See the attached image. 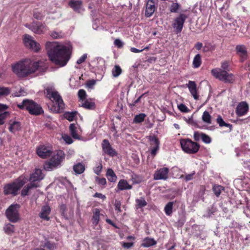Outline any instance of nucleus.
<instances>
[{"mask_svg":"<svg viewBox=\"0 0 250 250\" xmlns=\"http://www.w3.org/2000/svg\"><path fill=\"white\" fill-rule=\"evenodd\" d=\"M168 169L167 167H163L157 170L154 174V179L166 180L167 178Z\"/></svg>","mask_w":250,"mask_h":250,"instance_id":"14","label":"nucleus"},{"mask_svg":"<svg viewBox=\"0 0 250 250\" xmlns=\"http://www.w3.org/2000/svg\"><path fill=\"white\" fill-rule=\"evenodd\" d=\"M188 18V16L185 14H180L178 17L175 18L172 23V26L177 34L181 32L183 28L184 23Z\"/></svg>","mask_w":250,"mask_h":250,"instance_id":"10","label":"nucleus"},{"mask_svg":"<svg viewBox=\"0 0 250 250\" xmlns=\"http://www.w3.org/2000/svg\"><path fill=\"white\" fill-rule=\"evenodd\" d=\"M20 207V205L17 204H13L10 206L6 210L5 215L10 222L16 223L19 221V209Z\"/></svg>","mask_w":250,"mask_h":250,"instance_id":"9","label":"nucleus"},{"mask_svg":"<svg viewBox=\"0 0 250 250\" xmlns=\"http://www.w3.org/2000/svg\"><path fill=\"white\" fill-rule=\"evenodd\" d=\"M96 180H97L98 184H99L100 185L104 186L106 184V181L104 178H100L97 177L96 178Z\"/></svg>","mask_w":250,"mask_h":250,"instance_id":"55","label":"nucleus"},{"mask_svg":"<svg viewBox=\"0 0 250 250\" xmlns=\"http://www.w3.org/2000/svg\"><path fill=\"white\" fill-rule=\"evenodd\" d=\"M64 159V153L62 150H58L54 154L50 160L44 165V169L50 171L59 166Z\"/></svg>","mask_w":250,"mask_h":250,"instance_id":"6","label":"nucleus"},{"mask_svg":"<svg viewBox=\"0 0 250 250\" xmlns=\"http://www.w3.org/2000/svg\"><path fill=\"white\" fill-rule=\"evenodd\" d=\"M222 71H227V72L229 71V63L227 61H225L223 62L221 64V68H219Z\"/></svg>","mask_w":250,"mask_h":250,"instance_id":"48","label":"nucleus"},{"mask_svg":"<svg viewBox=\"0 0 250 250\" xmlns=\"http://www.w3.org/2000/svg\"><path fill=\"white\" fill-rule=\"evenodd\" d=\"M214 49V46L212 45L210 43H207L203 48V51L207 52L209 51L213 50Z\"/></svg>","mask_w":250,"mask_h":250,"instance_id":"47","label":"nucleus"},{"mask_svg":"<svg viewBox=\"0 0 250 250\" xmlns=\"http://www.w3.org/2000/svg\"><path fill=\"white\" fill-rule=\"evenodd\" d=\"M186 85L188 87L189 91L193 98L196 100H198L199 96L198 94L197 85L195 82L192 81H189L188 83L186 84Z\"/></svg>","mask_w":250,"mask_h":250,"instance_id":"15","label":"nucleus"},{"mask_svg":"<svg viewBox=\"0 0 250 250\" xmlns=\"http://www.w3.org/2000/svg\"><path fill=\"white\" fill-rule=\"evenodd\" d=\"M43 177L44 176L42 170L40 169H36L35 172L30 174L28 181L32 183H35L36 181H41Z\"/></svg>","mask_w":250,"mask_h":250,"instance_id":"17","label":"nucleus"},{"mask_svg":"<svg viewBox=\"0 0 250 250\" xmlns=\"http://www.w3.org/2000/svg\"><path fill=\"white\" fill-rule=\"evenodd\" d=\"M86 92L83 89H80L78 91V97L81 100H84L86 98Z\"/></svg>","mask_w":250,"mask_h":250,"instance_id":"50","label":"nucleus"},{"mask_svg":"<svg viewBox=\"0 0 250 250\" xmlns=\"http://www.w3.org/2000/svg\"><path fill=\"white\" fill-rule=\"evenodd\" d=\"M50 36L55 39L62 38L64 36V34L62 32H57L56 31L52 32L50 34Z\"/></svg>","mask_w":250,"mask_h":250,"instance_id":"43","label":"nucleus"},{"mask_svg":"<svg viewBox=\"0 0 250 250\" xmlns=\"http://www.w3.org/2000/svg\"><path fill=\"white\" fill-rule=\"evenodd\" d=\"M178 108L182 112L186 113L188 111V107L183 104H181L178 105Z\"/></svg>","mask_w":250,"mask_h":250,"instance_id":"53","label":"nucleus"},{"mask_svg":"<svg viewBox=\"0 0 250 250\" xmlns=\"http://www.w3.org/2000/svg\"><path fill=\"white\" fill-rule=\"evenodd\" d=\"M96 84V81L94 80H89L86 83V86L89 88H92L93 86Z\"/></svg>","mask_w":250,"mask_h":250,"instance_id":"57","label":"nucleus"},{"mask_svg":"<svg viewBox=\"0 0 250 250\" xmlns=\"http://www.w3.org/2000/svg\"><path fill=\"white\" fill-rule=\"evenodd\" d=\"M236 51L241 58V61H244L247 56V51L246 46L244 45H237L236 46Z\"/></svg>","mask_w":250,"mask_h":250,"instance_id":"22","label":"nucleus"},{"mask_svg":"<svg viewBox=\"0 0 250 250\" xmlns=\"http://www.w3.org/2000/svg\"><path fill=\"white\" fill-rule=\"evenodd\" d=\"M217 123L219 124V126L221 127L222 126H226L229 127L231 129L232 127V125L226 123L221 116L219 115L216 119Z\"/></svg>","mask_w":250,"mask_h":250,"instance_id":"36","label":"nucleus"},{"mask_svg":"<svg viewBox=\"0 0 250 250\" xmlns=\"http://www.w3.org/2000/svg\"><path fill=\"white\" fill-rule=\"evenodd\" d=\"M114 44L119 48H121L123 46V42L118 39H117L114 41Z\"/></svg>","mask_w":250,"mask_h":250,"instance_id":"59","label":"nucleus"},{"mask_svg":"<svg viewBox=\"0 0 250 250\" xmlns=\"http://www.w3.org/2000/svg\"><path fill=\"white\" fill-rule=\"evenodd\" d=\"M87 58V55L86 54H83L81 58H80L77 61V64H81L84 62Z\"/></svg>","mask_w":250,"mask_h":250,"instance_id":"58","label":"nucleus"},{"mask_svg":"<svg viewBox=\"0 0 250 250\" xmlns=\"http://www.w3.org/2000/svg\"><path fill=\"white\" fill-rule=\"evenodd\" d=\"M121 202L118 200L116 199L115 200L114 206L115 210H117L118 212H121L122 211V210L121 209Z\"/></svg>","mask_w":250,"mask_h":250,"instance_id":"51","label":"nucleus"},{"mask_svg":"<svg viewBox=\"0 0 250 250\" xmlns=\"http://www.w3.org/2000/svg\"><path fill=\"white\" fill-rule=\"evenodd\" d=\"M39 63L30 59H23L12 65V71L18 77L24 78L34 73L39 67Z\"/></svg>","mask_w":250,"mask_h":250,"instance_id":"2","label":"nucleus"},{"mask_svg":"<svg viewBox=\"0 0 250 250\" xmlns=\"http://www.w3.org/2000/svg\"><path fill=\"white\" fill-rule=\"evenodd\" d=\"M103 166L101 163L94 169V172L97 175H99L102 171Z\"/></svg>","mask_w":250,"mask_h":250,"instance_id":"54","label":"nucleus"},{"mask_svg":"<svg viewBox=\"0 0 250 250\" xmlns=\"http://www.w3.org/2000/svg\"><path fill=\"white\" fill-rule=\"evenodd\" d=\"M118 188L120 190H124L126 189H130L132 188V186L129 185L126 180H120L118 184Z\"/></svg>","mask_w":250,"mask_h":250,"instance_id":"23","label":"nucleus"},{"mask_svg":"<svg viewBox=\"0 0 250 250\" xmlns=\"http://www.w3.org/2000/svg\"><path fill=\"white\" fill-rule=\"evenodd\" d=\"M39 187V185L35 183L31 182L26 185L21 191V196L24 197L29 194V191L34 188H37Z\"/></svg>","mask_w":250,"mask_h":250,"instance_id":"20","label":"nucleus"},{"mask_svg":"<svg viewBox=\"0 0 250 250\" xmlns=\"http://www.w3.org/2000/svg\"><path fill=\"white\" fill-rule=\"evenodd\" d=\"M102 147L103 151L105 154L112 157L117 155V152L112 147L108 140L104 139L103 141Z\"/></svg>","mask_w":250,"mask_h":250,"instance_id":"12","label":"nucleus"},{"mask_svg":"<svg viewBox=\"0 0 250 250\" xmlns=\"http://www.w3.org/2000/svg\"><path fill=\"white\" fill-rule=\"evenodd\" d=\"M201 64V57L200 54L195 55L193 61V65L194 68H198Z\"/></svg>","mask_w":250,"mask_h":250,"instance_id":"34","label":"nucleus"},{"mask_svg":"<svg viewBox=\"0 0 250 250\" xmlns=\"http://www.w3.org/2000/svg\"><path fill=\"white\" fill-rule=\"evenodd\" d=\"M193 137L195 141H198L201 139V133L196 131L194 133Z\"/></svg>","mask_w":250,"mask_h":250,"instance_id":"60","label":"nucleus"},{"mask_svg":"<svg viewBox=\"0 0 250 250\" xmlns=\"http://www.w3.org/2000/svg\"><path fill=\"white\" fill-rule=\"evenodd\" d=\"M146 115L144 113H141L137 115L134 118V122L136 123H140L144 121Z\"/></svg>","mask_w":250,"mask_h":250,"instance_id":"42","label":"nucleus"},{"mask_svg":"<svg viewBox=\"0 0 250 250\" xmlns=\"http://www.w3.org/2000/svg\"><path fill=\"white\" fill-rule=\"evenodd\" d=\"M122 72V69L119 65H115L114 68L112 70V75L114 77L119 76Z\"/></svg>","mask_w":250,"mask_h":250,"instance_id":"44","label":"nucleus"},{"mask_svg":"<svg viewBox=\"0 0 250 250\" xmlns=\"http://www.w3.org/2000/svg\"><path fill=\"white\" fill-rule=\"evenodd\" d=\"M43 247L47 248V249H48L50 250H51L53 249V248H54V246H53V244H52L50 242H49L48 241L46 242L45 243Z\"/></svg>","mask_w":250,"mask_h":250,"instance_id":"64","label":"nucleus"},{"mask_svg":"<svg viewBox=\"0 0 250 250\" xmlns=\"http://www.w3.org/2000/svg\"><path fill=\"white\" fill-rule=\"evenodd\" d=\"M25 45L35 51L37 52L40 49V44L33 40L32 37L29 35H25L23 39Z\"/></svg>","mask_w":250,"mask_h":250,"instance_id":"11","label":"nucleus"},{"mask_svg":"<svg viewBox=\"0 0 250 250\" xmlns=\"http://www.w3.org/2000/svg\"><path fill=\"white\" fill-rule=\"evenodd\" d=\"M77 112H67L64 114V117L68 120L69 121H73L76 116Z\"/></svg>","mask_w":250,"mask_h":250,"instance_id":"35","label":"nucleus"},{"mask_svg":"<svg viewBox=\"0 0 250 250\" xmlns=\"http://www.w3.org/2000/svg\"><path fill=\"white\" fill-rule=\"evenodd\" d=\"M18 106L21 109H26L31 115H39L43 112L42 107L32 100H24Z\"/></svg>","mask_w":250,"mask_h":250,"instance_id":"5","label":"nucleus"},{"mask_svg":"<svg viewBox=\"0 0 250 250\" xmlns=\"http://www.w3.org/2000/svg\"><path fill=\"white\" fill-rule=\"evenodd\" d=\"M27 179L24 176L21 175L13 182L6 184L3 187L4 195H11L15 196L18 194L20 189L27 182Z\"/></svg>","mask_w":250,"mask_h":250,"instance_id":"3","label":"nucleus"},{"mask_svg":"<svg viewBox=\"0 0 250 250\" xmlns=\"http://www.w3.org/2000/svg\"><path fill=\"white\" fill-rule=\"evenodd\" d=\"M45 46L49 58L53 63L60 66L66 65L71 55L69 47L57 44L55 42H47Z\"/></svg>","mask_w":250,"mask_h":250,"instance_id":"1","label":"nucleus"},{"mask_svg":"<svg viewBox=\"0 0 250 250\" xmlns=\"http://www.w3.org/2000/svg\"><path fill=\"white\" fill-rule=\"evenodd\" d=\"M82 106L88 109H93L95 108V104L94 102H90L85 101L83 103Z\"/></svg>","mask_w":250,"mask_h":250,"instance_id":"40","label":"nucleus"},{"mask_svg":"<svg viewBox=\"0 0 250 250\" xmlns=\"http://www.w3.org/2000/svg\"><path fill=\"white\" fill-rule=\"evenodd\" d=\"M73 170L77 174H81L85 170L84 166L79 163L73 166Z\"/></svg>","mask_w":250,"mask_h":250,"instance_id":"29","label":"nucleus"},{"mask_svg":"<svg viewBox=\"0 0 250 250\" xmlns=\"http://www.w3.org/2000/svg\"><path fill=\"white\" fill-rule=\"evenodd\" d=\"M51 212V208L48 205L43 206L42 208L41 211L40 213L39 216L42 219L48 221L50 218L48 215Z\"/></svg>","mask_w":250,"mask_h":250,"instance_id":"21","label":"nucleus"},{"mask_svg":"<svg viewBox=\"0 0 250 250\" xmlns=\"http://www.w3.org/2000/svg\"><path fill=\"white\" fill-rule=\"evenodd\" d=\"M150 142V147L159 146V141L158 139L155 136H149L148 137Z\"/></svg>","mask_w":250,"mask_h":250,"instance_id":"30","label":"nucleus"},{"mask_svg":"<svg viewBox=\"0 0 250 250\" xmlns=\"http://www.w3.org/2000/svg\"><path fill=\"white\" fill-rule=\"evenodd\" d=\"M62 138L64 141L68 144H71L73 142L72 138L69 136L65 135Z\"/></svg>","mask_w":250,"mask_h":250,"instance_id":"56","label":"nucleus"},{"mask_svg":"<svg viewBox=\"0 0 250 250\" xmlns=\"http://www.w3.org/2000/svg\"><path fill=\"white\" fill-rule=\"evenodd\" d=\"M249 110V105L246 102L240 103L236 108V114L238 116L246 114Z\"/></svg>","mask_w":250,"mask_h":250,"instance_id":"16","label":"nucleus"},{"mask_svg":"<svg viewBox=\"0 0 250 250\" xmlns=\"http://www.w3.org/2000/svg\"><path fill=\"white\" fill-rule=\"evenodd\" d=\"M100 210L98 208H96L93 212V215L92 217L93 224L97 225L99 221Z\"/></svg>","mask_w":250,"mask_h":250,"instance_id":"33","label":"nucleus"},{"mask_svg":"<svg viewBox=\"0 0 250 250\" xmlns=\"http://www.w3.org/2000/svg\"><path fill=\"white\" fill-rule=\"evenodd\" d=\"M211 73L215 78L225 83H232L235 80V76L227 71H222L219 69H213Z\"/></svg>","mask_w":250,"mask_h":250,"instance_id":"7","label":"nucleus"},{"mask_svg":"<svg viewBox=\"0 0 250 250\" xmlns=\"http://www.w3.org/2000/svg\"><path fill=\"white\" fill-rule=\"evenodd\" d=\"M4 231L8 234H11L15 231V227L13 225L8 224L4 227Z\"/></svg>","mask_w":250,"mask_h":250,"instance_id":"39","label":"nucleus"},{"mask_svg":"<svg viewBox=\"0 0 250 250\" xmlns=\"http://www.w3.org/2000/svg\"><path fill=\"white\" fill-rule=\"evenodd\" d=\"M11 92V90L9 87L0 86V97L6 96L8 95Z\"/></svg>","mask_w":250,"mask_h":250,"instance_id":"38","label":"nucleus"},{"mask_svg":"<svg viewBox=\"0 0 250 250\" xmlns=\"http://www.w3.org/2000/svg\"><path fill=\"white\" fill-rule=\"evenodd\" d=\"M156 244V241L152 238H146L144 239L141 246L145 248H148L152 246L155 245Z\"/></svg>","mask_w":250,"mask_h":250,"instance_id":"26","label":"nucleus"},{"mask_svg":"<svg viewBox=\"0 0 250 250\" xmlns=\"http://www.w3.org/2000/svg\"><path fill=\"white\" fill-rule=\"evenodd\" d=\"M179 7V5L177 3H172L170 7V11L171 12L175 13Z\"/></svg>","mask_w":250,"mask_h":250,"instance_id":"52","label":"nucleus"},{"mask_svg":"<svg viewBox=\"0 0 250 250\" xmlns=\"http://www.w3.org/2000/svg\"><path fill=\"white\" fill-rule=\"evenodd\" d=\"M8 106L6 104H0V113H3L4 112H8L5 110L7 109Z\"/></svg>","mask_w":250,"mask_h":250,"instance_id":"61","label":"nucleus"},{"mask_svg":"<svg viewBox=\"0 0 250 250\" xmlns=\"http://www.w3.org/2000/svg\"><path fill=\"white\" fill-rule=\"evenodd\" d=\"M108 180L111 182H115L117 180V176L111 168H108L106 173Z\"/></svg>","mask_w":250,"mask_h":250,"instance_id":"27","label":"nucleus"},{"mask_svg":"<svg viewBox=\"0 0 250 250\" xmlns=\"http://www.w3.org/2000/svg\"><path fill=\"white\" fill-rule=\"evenodd\" d=\"M69 128L73 138L76 139H80V136L77 133V130L75 125L74 124H71L70 125Z\"/></svg>","mask_w":250,"mask_h":250,"instance_id":"28","label":"nucleus"},{"mask_svg":"<svg viewBox=\"0 0 250 250\" xmlns=\"http://www.w3.org/2000/svg\"><path fill=\"white\" fill-rule=\"evenodd\" d=\"M133 245V243L132 242H124L122 246L125 248L128 249L131 248Z\"/></svg>","mask_w":250,"mask_h":250,"instance_id":"63","label":"nucleus"},{"mask_svg":"<svg viewBox=\"0 0 250 250\" xmlns=\"http://www.w3.org/2000/svg\"><path fill=\"white\" fill-rule=\"evenodd\" d=\"M156 7L155 2L153 0H148L146 4L145 16L149 17L153 14Z\"/></svg>","mask_w":250,"mask_h":250,"instance_id":"19","label":"nucleus"},{"mask_svg":"<svg viewBox=\"0 0 250 250\" xmlns=\"http://www.w3.org/2000/svg\"><path fill=\"white\" fill-rule=\"evenodd\" d=\"M44 93L48 98L55 102V104L57 105L55 111L56 113L62 112L64 108V104L58 92L53 88L47 87L45 89Z\"/></svg>","mask_w":250,"mask_h":250,"instance_id":"4","label":"nucleus"},{"mask_svg":"<svg viewBox=\"0 0 250 250\" xmlns=\"http://www.w3.org/2000/svg\"><path fill=\"white\" fill-rule=\"evenodd\" d=\"M202 119L204 123L207 124H210L211 123V116L208 111H205L204 112Z\"/></svg>","mask_w":250,"mask_h":250,"instance_id":"32","label":"nucleus"},{"mask_svg":"<svg viewBox=\"0 0 250 250\" xmlns=\"http://www.w3.org/2000/svg\"><path fill=\"white\" fill-rule=\"evenodd\" d=\"M69 5L75 11L79 12L82 6V1L80 0H71L69 2Z\"/></svg>","mask_w":250,"mask_h":250,"instance_id":"25","label":"nucleus"},{"mask_svg":"<svg viewBox=\"0 0 250 250\" xmlns=\"http://www.w3.org/2000/svg\"><path fill=\"white\" fill-rule=\"evenodd\" d=\"M173 204V202H169L165 207V212L166 214L168 216H170L172 213Z\"/></svg>","mask_w":250,"mask_h":250,"instance_id":"31","label":"nucleus"},{"mask_svg":"<svg viewBox=\"0 0 250 250\" xmlns=\"http://www.w3.org/2000/svg\"><path fill=\"white\" fill-rule=\"evenodd\" d=\"M9 112H4L2 114L0 113V125H3L5 122V120L9 116Z\"/></svg>","mask_w":250,"mask_h":250,"instance_id":"45","label":"nucleus"},{"mask_svg":"<svg viewBox=\"0 0 250 250\" xmlns=\"http://www.w3.org/2000/svg\"><path fill=\"white\" fill-rule=\"evenodd\" d=\"M33 17L39 20H41L43 17V15L40 12H39L37 10H35L33 12Z\"/></svg>","mask_w":250,"mask_h":250,"instance_id":"49","label":"nucleus"},{"mask_svg":"<svg viewBox=\"0 0 250 250\" xmlns=\"http://www.w3.org/2000/svg\"><path fill=\"white\" fill-rule=\"evenodd\" d=\"M37 153L42 158H46L52 154V151L44 146H41L37 149Z\"/></svg>","mask_w":250,"mask_h":250,"instance_id":"18","label":"nucleus"},{"mask_svg":"<svg viewBox=\"0 0 250 250\" xmlns=\"http://www.w3.org/2000/svg\"><path fill=\"white\" fill-rule=\"evenodd\" d=\"M201 139L202 141L206 144L210 143L211 141V138L209 136L203 133H201Z\"/></svg>","mask_w":250,"mask_h":250,"instance_id":"46","label":"nucleus"},{"mask_svg":"<svg viewBox=\"0 0 250 250\" xmlns=\"http://www.w3.org/2000/svg\"><path fill=\"white\" fill-rule=\"evenodd\" d=\"M29 28L33 32L38 34L43 33L46 30V28L42 23L33 22Z\"/></svg>","mask_w":250,"mask_h":250,"instance_id":"13","label":"nucleus"},{"mask_svg":"<svg viewBox=\"0 0 250 250\" xmlns=\"http://www.w3.org/2000/svg\"><path fill=\"white\" fill-rule=\"evenodd\" d=\"M159 148V146H157V147H151V154L154 156L156 154L157 151Z\"/></svg>","mask_w":250,"mask_h":250,"instance_id":"62","label":"nucleus"},{"mask_svg":"<svg viewBox=\"0 0 250 250\" xmlns=\"http://www.w3.org/2000/svg\"><path fill=\"white\" fill-rule=\"evenodd\" d=\"M180 144L183 150L189 154H194L197 152L200 148V145L189 139H182Z\"/></svg>","mask_w":250,"mask_h":250,"instance_id":"8","label":"nucleus"},{"mask_svg":"<svg viewBox=\"0 0 250 250\" xmlns=\"http://www.w3.org/2000/svg\"><path fill=\"white\" fill-rule=\"evenodd\" d=\"M223 190H224V188L221 186L214 185L213 187V191L215 195L217 197H218L220 195V194L221 192V191Z\"/></svg>","mask_w":250,"mask_h":250,"instance_id":"41","label":"nucleus"},{"mask_svg":"<svg viewBox=\"0 0 250 250\" xmlns=\"http://www.w3.org/2000/svg\"><path fill=\"white\" fill-rule=\"evenodd\" d=\"M9 130L11 132L14 133L21 129V124L19 122L10 120L9 121Z\"/></svg>","mask_w":250,"mask_h":250,"instance_id":"24","label":"nucleus"},{"mask_svg":"<svg viewBox=\"0 0 250 250\" xmlns=\"http://www.w3.org/2000/svg\"><path fill=\"white\" fill-rule=\"evenodd\" d=\"M137 203V208H141L145 207L147 205V203L145 200L144 198L141 197L140 199H137L136 200Z\"/></svg>","mask_w":250,"mask_h":250,"instance_id":"37","label":"nucleus"}]
</instances>
